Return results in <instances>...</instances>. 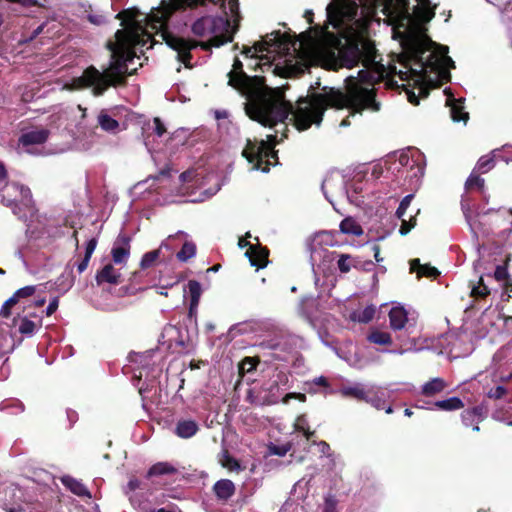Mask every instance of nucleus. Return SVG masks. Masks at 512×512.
I'll return each mask as SVG.
<instances>
[{"label": "nucleus", "instance_id": "1", "mask_svg": "<svg viewBox=\"0 0 512 512\" xmlns=\"http://www.w3.org/2000/svg\"><path fill=\"white\" fill-rule=\"evenodd\" d=\"M238 0H162L148 16V26L177 60L192 68L191 51H204L231 43L240 26Z\"/></svg>", "mask_w": 512, "mask_h": 512}, {"label": "nucleus", "instance_id": "2", "mask_svg": "<svg viewBox=\"0 0 512 512\" xmlns=\"http://www.w3.org/2000/svg\"><path fill=\"white\" fill-rule=\"evenodd\" d=\"M346 92L334 87H324L322 93H313L301 96L296 106L283 97L277 98L267 95L261 89L264 86L263 76H249L243 81L237 91L247 98L244 103L247 116L262 124L273 127L277 123H284L289 116L293 125L299 131L308 130L313 124L320 126L324 113L328 108L341 110L348 108L351 115L361 114L365 109L378 111L380 104L376 102L374 89L364 88L352 76L346 80Z\"/></svg>", "mask_w": 512, "mask_h": 512}, {"label": "nucleus", "instance_id": "3", "mask_svg": "<svg viewBox=\"0 0 512 512\" xmlns=\"http://www.w3.org/2000/svg\"><path fill=\"white\" fill-rule=\"evenodd\" d=\"M360 6L369 14H375L381 7L382 14L393 25L394 38L402 39L403 52L399 55L398 62L407 70L399 71L400 79L415 78L417 82L425 81L429 77L427 69L435 70L438 67V58L435 53L430 52L424 59V54L429 51L425 41L417 36L407 35L400 29L406 31L412 25L431 21L435 11L430 7V1L421 0L420 5L415 6L413 13H410L408 0H343L328 4L326 8L328 21L335 27L344 21H354Z\"/></svg>", "mask_w": 512, "mask_h": 512}, {"label": "nucleus", "instance_id": "4", "mask_svg": "<svg viewBox=\"0 0 512 512\" xmlns=\"http://www.w3.org/2000/svg\"><path fill=\"white\" fill-rule=\"evenodd\" d=\"M140 15L137 8H128L120 11L115 18L122 21L124 26L130 22L131 26L119 29L115 33V41L109 40L106 43L107 49L111 52L109 66L99 71L94 66L87 67L80 81L86 87H93V95L101 96L110 87H125L127 77L136 73L137 69L129 70L128 64L136 57V49L150 43L152 48L157 41L151 33L142 29L136 18Z\"/></svg>", "mask_w": 512, "mask_h": 512}, {"label": "nucleus", "instance_id": "5", "mask_svg": "<svg viewBox=\"0 0 512 512\" xmlns=\"http://www.w3.org/2000/svg\"><path fill=\"white\" fill-rule=\"evenodd\" d=\"M275 138L276 136L269 135L268 141L261 140L259 143L248 139L242 156L253 164L254 169L268 172L271 165L270 158L278 159L277 153L273 150L274 143L272 141Z\"/></svg>", "mask_w": 512, "mask_h": 512}, {"label": "nucleus", "instance_id": "6", "mask_svg": "<svg viewBox=\"0 0 512 512\" xmlns=\"http://www.w3.org/2000/svg\"><path fill=\"white\" fill-rule=\"evenodd\" d=\"M365 49H361L357 41L348 42L338 48V52L329 53V69L338 70L339 68H353L362 60Z\"/></svg>", "mask_w": 512, "mask_h": 512}, {"label": "nucleus", "instance_id": "7", "mask_svg": "<svg viewBox=\"0 0 512 512\" xmlns=\"http://www.w3.org/2000/svg\"><path fill=\"white\" fill-rule=\"evenodd\" d=\"M364 49L366 52V58L363 59L362 62L366 69H362L358 72V81L359 83L373 86L374 84L380 82L382 73L378 70L368 68L369 63L374 61V46L370 45L369 43H365Z\"/></svg>", "mask_w": 512, "mask_h": 512}, {"label": "nucleus", "instance_id": "8", "mask_svg": "<svg viewBox=\"0 0 512 512\" xmlns=\"http://www.w3.org/2000/svg\"><path fill=\"white\" fill-rule=\"evenodd\" d=\"M130 242L131 237L127 234L120 233L117 236L111 249V257L114 264L122 265L127 263L130 256Z\"/></svg>", "mask_w": 512, "mask_h": 512}, {"label": "nucleus", "instance_id": "9", "mask_svg": "<svg viewBox=\"0 0 512 512\" xmlns=\"http://www.w3.org/2000/svg\"><path fill=\"white\" fill-rule=\"evenodd\" d=\"M257 243L249 245V248L245 252V256L249 259L251 266L256 267L257 270L263 269L269 263L270 251L267 247L262 246L256 238Z\"/></svg>", "mask_w": 512, "mask_h": 512}, {"label": "nucleus", "instance_id": "10", "mask_svg": "<svg viewBox=\"0 0 512 512\" xmlns=\"http://www.w3.org/2000/svg\"><path fill=\"white\" fill-rule=\"evenodd\" d=\"M95 280L98 286L104 283L118 285L122 282V274L112 263H107L97 271Z\"/></svg>", "mask_w": 512, "mask_h": 512}, {"label": "nucleus", "instance_id": "11", "mask_svg": "<svg viewBox=\"0 0 512 512\" xmlns=\"http://www.w3.org/2000/svg\"><path fill=\"white\" fill-rule=\"evenodd\" d=\"M216 499L225 504L236 492V486L230 479H220L212 487Z\"/></svg>", "mask_w": 512, "mask_h": 512}, {"label": "nucleus", "instance_id": "12", "mask_svg": "<svg viewBox=\"0 0 512 512\" xmlns=\"http://www.w3.org/2000/svg\"><path fill=\"white\" fill-rule=\"evenodd\" d=\"M49 135L50 131L46 128L35 129L22 133L18 142L23 147L41 145L48 140Z\"/></svg>", "mask_w": 512, "mask_h": 512}, {"label": "nucleus", "instance_id": "13", "mask_svg": "<svg viewBox=\"0 0 512 512\" xmlns=\"http://www.w3.org/2000/svg\"><path fill=\"white\" fill-rule=\"evenodd\" d=\"M488 410L484 405H477L472 408H467L461 413V421L464 426L470 427L474 424H479L487 417Z\"/></svg>", "mask_w": 512, "mask_h": 512}, {"label": "nucleus", "instance_id": "14", "mask_svg": "<svg viewBox=\"0 0 512 512\" xmlns=\"http://www.w3.org/2000/svg\"><path fill=\"white\" fill-rule=\"evenodd\" d=\"M284 42L283 35L280 31H274L271 34H267L261 41L254 43L255 53L269 52L270 48L274 50L279 49Z\"/></svg>", "mask_w": 512, "mask_h": 512}, {"label": "nucleus", "instance_id": "15", "mask_svg": "<svg viewBox=\"0 0 512 512\" xmlns=\"http://www.w3.org/2000/svg\"><path fill=\"white\" fill-rule=\"evenodd\" d=\"M228 84L234 89H238L243 85V81L248 80V75L243 70V64L239 58H235L233 62V69L228 73Z\"/></svg>", "mask_w": 512, "mask_h": 512}, {"label": "nucleus", "instance_id": "16", "mask_svg": "<svg viewBox=\"0 0 512 512\" xmlns=\"http://www.w3.org/2000/svg\"><path fill=\"white\" fill-rule=\"evenodd\" d=\"M199 430L198 424L191 419L179 420L176 424L175 434L183 439L191 438Z\"/></svg>", "mask_w": 512, "mask_h": 512}, {"label": "nucleus", "instance_id": "17", "mask_svg": "<svg viewBox=\"0 0 512 512\" xmlns=\"http://www.w3.org/2000/svg\"><path fill=\"white\" fill-rule=\"evenodd\" d=\"M61 482L73 494L79 497H91L89 490L81 481L71 476H64L62 477Z\"/></svg>", "mask_w": 512, "mask_h": 512}, {"label": "nucleus", "instance_id": "18", "mask_svg": "<svg viewBox=\"0 0 512 512\" xmlns=\"http://www.w3.org/2000/svg\"><path fill=\"white\" fill-rule=\"evenodd\" d=\"M447 387V383L444 379L436 377L426 382L421 389V394L425 397H433Z\"/></svg>", "mask_w": 512, "mask_h": 512}, {"label": "nucleus", "instance_id": "19", "mask_svg": "<svg viewBox=\"0 0 512 512\" xmlns=\"http://www.w3.org/2000/svg\"><path fill=\"white\" fill-rule=\"evenodd\" d=\"M407 313L403 308L393 307L389 312L390 326L394 330H400L407 323Z\"/></svg>", "mask_w": 512, "mask_h": 512}, {"label": "nucleus", "instance_id": "20", "mask_svg": "<svg viewBox=\"0 0 512 512\" xmlns=\"http://www.w3.org/2000/svg\"><path fill=\"white\" fill-rule=\"evenodd\" d=\"M8 189L19 193V199H15V201L21 202L25 207H31L33 205L32 193L29 187L17 182H12L8 185Z\"/></svg>", "mask_w": 512, "mask_h": 512}, {"label": "nucleus", "instance_id": "21", "mask_svg": "<svg viewBox=\"0 0 512 512\" xmlns=\"http://www.w3.org/2000/svg\"><path fill=\"white\" fill-rule=\"evenodd\" d=\"M339 393L346 398H353L358 401H366L368 400V391L364 389L361 384H356L354 386L342 387Z\"/></svg>", "mask_w": 512, "mask_h": 512}, {"label": "nucleus", "instance_id": "22", "mask_svg": "<svg viewBox=\"0 0 512 512\" xmlns=\"http://www.w3.org/2000/svg\"><path fill=\"white\" fill-rule=\"evenodd\" d=\"M97 119L101 129L106 132L115 133L119 129V122L112 118L104 109L99 112Z\"/></svg>", "mask_w": 512, "mask_h": 512}, {"label": "nucleus", "instance_id": "23", "mask_svg": "<svg viewBox=\"0 0 512 512\" xmlns=\"http://www.w3.org/2000/svg\"><path fill=\"white\" fill-rule=\"evenodd\" d=\"M359 264L358 257H353L350 254H340L337 261V267L341 273H348L352 268L358 269Z\"/></svg>", "mask_w": 512, "mask_h": 512}, {"label": "nucleus", "instance_id": "24", "mask_svg": "<svg viewBox=\"0 0 512 512\" xmlns=\"http://www.w3.org/2000/svg\"><path fill=\"white\" fill-rule=\"evenodd\" d=\"M434 407L443 411H456L464 408V402L459 397H450L448 399L434 402Z\"/></svg>", "mask_w": 512, "mask_h": 512}, {"label": "nucleus", "instance_id": "25", "mask_svg": "<svg viewBox=\"0 0 512 512\" xmlns=\"http://www.w3.org/2000/svg\"><path fill=\"white\" fill-rule=\"evenodd\" d=\"M452 103L450 104L451 108H450V113H451V118L453 119L454 122H460V121H464L466 122L468 119H469V114L468 112H465L464 111V106H463V102L461 99H452L451 100Z\"/></svg>", "mask_w": 512, "mask_h": 512}, {"label": "nucleus", "instance_id": "26", "mask_svg": "<svg viewBox=\"0 0 512 512\" xmlns=\"http://www.w3.org/2000/svg\"><path fill=\"white\" fill-rule=\"evenodd\" d=\"M294 429L295 431L302 432L307 441H312V444L316 443L313 440L316 432L314 430H310L309 423L305 415H300L296 418Z\"/></svg>", "mask_w": 512, "mask_h": 512}, {"label": "nucleus", "instance_id": "27", "mask_svg": "<svg viewBox=\"0 0 512 512\" xmlns=\"http://www.w3.org/2000/svg\"><path fill=\"white\" fill-rule=\"evenodd\" d=\"M177 472V469L172 466L168 462H158L150 467V469L147 472V477H153V476H161V475H168V474H174Z\"/></svg>", "mask_w": 512, "mask_h": 512}, {"label": "nucleus", "instance_id": "28", "mask_svg": "<svg viewBox=\"0 0 512 512\" xmlns=\"http://www.w3.org/2000/svg\"><path fill=\"white\" fill-rule=\"evenodd\" d=\"M340 231L344 234L354 236H361L363 234L362 227L351 217H347L341 221Z\"/></svg>", "mask_w": 512, "mask_h": 512}, {"label": "nucleus", "instance_id": "29", "mask_svg": "<svg viewBox=\"0 0 512 512\" xmlns=\"http://www.w3.org/2000/svg\"><path fill=\"white\" fill-rule=\"evenodd\" d=\"M375 312L376 308L373 305H368L360 312H353L351 319L366 324L374 318Z\"/></svg>", "mask_w": 512, "mask_h": 512}, {"label": "nucleus", "instance_id": "30", "mask_svg": "<svg viewBox=\"0 0 512 512\" xmlns=\"http://www.w3.org/2000/svg\"><path fill=\"white\" fill-rule=\"evenodd\" d=\"M188 289L190 294V311L198 306L201 296V284L196 280H189Z\"/></svg>", "mask_w": 512, "mask_h": 512}, {"label": "nucleus", "instance_id": "31", "mask_svg": "<svg viewBox=\"0 0 512 512\" xmlns=\"http://www.w3.org/2000/svg\"><path fill=\"white\" fill-rule=\"evenodd\" d=\"M196 254V245L191 241H186L182 248L177 252L176 257L181 262H187Z\"/></svg>", "mask_w": 512, "mask_h": 512}, {"label": "nucleus", "instance_id": "32", "mask_svg": "<svg viewBox=\"0 0 512 512\" xmlns=\"http://www.w3.org/2000/svg\"><path fill=\"white\" fill-rule=\"evenodd\" d=\"M219 462L224 468H227L230 471L242 470L239 460H237L236 458L231 456L230 453L228 452V450H224L222 452Z\"/></svg>", "mask_w": 512, "mask_h": 512}, {"label": "nucleus", "instance_id": "33", "mask_svg": "<svg viewBox=\"0 0 512 512\" xmlns=\"http://www.w3.org/2000/svg\"><path fill=\"white\" fill-rule=\"evenodd\" d=\"M369 342L377 345H391L392 344V338L391 335L388 332L380 331V330H374L369 335L368 338Z\"/></svg>", "mask_w": 512, "mask_h": 512}, {"label": "nucleus", "instance_id": "34", "mask_svg": "<svg viewBox=\"0 0 512 512\" xmlns=\"http://www.w3.org/2000/svg\"><path fill=\"white\" fill-rule=\"evenodd\" d=\"M31 317H38L36 314H29ZM36 328V323L28 318V315L20 318L19 332L23 335L31 336Z\"/></svg>", "mask_w": 512, "mask_h": 512}, {"label": "nucleus", "instance_id": "35", "mask_svg": "<svg viewBox=\"0 0 512 512\" xmlns=\"http://www.w3.org/2000/svg\"><path fill=\"white\" fill-rule=\"evenodd\" d=\"M475 171L476 170H473V172L467 178V180L465 182V188H466V190L478 189L479 191H483L484 186H485V181L478 174H476Z\"/></svg>", "mask_w": 512, "mask_h": 512}, {"label": "nucleus", "instance_id": "36", "mask_svg": "<svg viewBox=\"0 0 512 512\" xmlns=\"http://www.w3.org/2000/svg\"><path fill=\"white\" fill-rule=\"evenodd\" d=\"M259 362H260V360L257 357H245L239 363L240 375H244L245 373H250V372L256 370Z\"/></svg>", "mask_w": 512, "mask_h": 512}, {"label": "nucleus", "instance_id": "37", "mask_svg": "<svg viewBox=\"0 0 512 512\" xmlns=\"http://www.w3.org/2000/svg\"><path fill=\"white\" fill-rule=\"evenodd\" d=\"M159 257H160V249L152 250V251L145 253L142 256V259L140 261V267L142 269H147V268L152 267L155 264V262L158 260Z\"/></svg>", "mask_w": 512, "mask_h": 512}, {"label": "nucleus", "instance_id": "38", "mask_svg": "<svg viewBox=\"0 0 512 512\" xmlns=\"http://www.w3.org/2000/svg\"><path fill=\"white\" fill-rule=\"evenodd\" d=\"M495 165V160L491 156H482L478 160L474 170L481 174H485L490 171Z\"/></svg>", "mask_w": 512, "mask_h": 512}, {"label": "nucleus", "instance_id": "39", "mask_svg": "<svg viewBox=\"0 0 512 512\" xmlns=\"http://www.w3.org/2000/svg\"><path fill=\"white\" fill-rule=\"evenodd\" d=\"M365 402L367 403H370L373 407H375L377 410H382L384 409L385 412L387 414H391L393 413V409L392 407L389 405V406H386V402L385 400H383L381 397L377 396V395H374L372 397H370L368 395V400H366Z\"/></svg>", "mask_w": 512, "mask_h": 512}, {"label": "nucleus", "instance_id": "40", "mask_svg": "<svg viewBox=\"0 0 512 512\" xmlns=\"http://www.w3.org/2000/svg\"><path fill=\"white\" fill-rule=\"evenodd\" d=\"M490 294V290L484 284L483 277L479 278L478 286H473L471 296L475 298H485Z\"/></svg>", "mask_w": 512, "mask_h": 512}, {"label": "nucleus", "instance_id": "41", "mask_svg": "<svg viewBox=\"0 0 512 512\" xmlns=\"http://www.w3.org/2000/svg\"><path fill=\"white\" fill-rule=\"evenodd\" d=\"M417 273L419 277H428L434 279L440 275L438 269L429 264L420 265V269L417 270Z\"/></svg>", "mask_w": 512, "mask_h": 512}, {"label": "nucleus", "instance_id": "42", "mask_svg": "<svg viewBox=\"0 0 512 512\" xmlns=\"http://www.w3.org/2000/svg\"><path fill=\"white\" fill-rule=\"evenodd\" d=\"M35 291L36 287L33 285H29L18 289L11 297L15 299L16 303H18L20 299L32 296L35 293Z\"/></svg>", "mask_w": 512, "mask_h": 512}, {"label": "nucleus", "instance_id": "43", "mask_svg": "<svg viewBox=\"0 0 512 512\" xmlns=\"http://www.w3.org/2000/svg\"><path fill=\"white\" fill-rule=\"evenodd\" d=\"M429 95V89L423 85L420 86V92L419 95H416L414 91L409 90L407 91V97L408 101L413 105L419 104V98H426Z\"/></svg>", "mask_w": 512, "mask_h": 512}, {"label": "nucleus", "instance_id": "44", "mask_svg": "<svg viewBox=\"0 0 512 512\" xmlns=\"http://www.w3.org/2000/svg\"><path fill=\"white\" fill-rule=\"evenodd\" d=\"M291 448H292L291 442H287L283 445L272 444L269 446V452L272 455L282 457V456H285L291 450Z\"/></svg>", "mask_w": 512, "mask_h": 512}, {"label": "nucleus", "instance_id": "45", "mask_svg": "<svg viewBox=\"0 0 512 512\" xmlns=\"http://www.w3.org/2000/svg\"><path fill=\"white\" fill-rule=\"evenodd\" d=\"M413 198H414V194H408L401 200V202L396 210V216L399 219H402V217L405 216L406 210L409 207Z\"/></svg>", "mask_w": 512, "mask_h": 512}, {"label": "nucleus", "instance_id": "46", "mask_svg": "<svg viewBox=\"0 0 512 512\" xmlns=\"http://www.w3.org/2000/svg\"><path fill=\"white\" fill-rule=\"evenodd\" d=\"M509 260H510V258L507 257L504 265H498L496 267L495 272H494V277L497 281H503L508 278L509 275H508V271H507V264H508Z\"/></svg>", "mask_w": 512, "mask_h": 512}, {"label": "nucleus", "instance_id": "47", "mask_svg": "<svg viewBox=\"0 0 512 512\" xmlns=\"http://www.w3.org/2000/svg\"><path fill=\"white\" fill-rule=\"evenodd\" d=\"M506 394H507V389L504 386L499 385L494 388H491L488 391L487 396L490 399L498 400V399L503 398Z\"/></svg>", "mask_w": 512, "mask_h": 512}, {"label": "nucleus", "instance_id": "48", "mask_svg": "<svg viewBox=\"0 0 512 512\" xmlns=\"http://www.w3.org/2000/svg\"><path fill=\"white\" fill-rule=\"evenodd\" d=\"M16 304L17 303L15 302L14 298L10 297L9 299H7L0 310V317L9 318L11 316V309Z\"/></svg>", "mask_w": 512, "mask_h": 512}, {"label": "nucleus", "instance_id": "49", "mask_svg": "<svg viewBox=\"0 0 512 512\" xmlns=\"http://www.w3.org/2000/svg\"><path fill=\"white\" fill-rule=\"evenodd\" d=\"M154 132L158 137L163 136L166 133V127L159 117H155L154 120Z\"/></svg>", "mask_w": 512, "mask_h": 512}, {"label": "nucleus", "instance_id": "50", "mask_svg": "<svg viewBox=\"0 0 512 512\" xmlns=\"http://www.w3.org/2000/svg\"><path fill=\"white\" fill-rule=\"evenodd\" d=\"M247 401H249L252 404H257V405H271V404H275L277 402L276 400L263 399L260 401V400H258V398H253L251 390L248 392Z\"/></svg>", "mask_w": 512, "mask_h": 512}, {"label": "nucleus", "instance_id": "51", "mask_svg": "<svg viewBox=\"0 0 512 512\" xmlns=\"http://www.w3.org/2000/svg\"><path fill=\"white\" fill-rule=\"evenodd\" d=\"M416 226V223H409L407 222L406 219H404V217H402L401 219V226H400V229H399V233L402 235V236H405L407 235L414 227Z\"/></svg>", "mask_w": 512, "mask_h": 512}, {"label": "nucleus", "instance_id": "52", "mask_svg": "<svg viewBox=\"0 0 512 512\" xmlns=\"http://www.w3.org/2000/svg\"><path fill=\"white\" fill-rule=\"evenodd\" d=\"M241 53L245 57H251V58H254L255 60H258V59L263 60L265 58L263 56L259 57L258 53H255L254 45L252 47L244 46Z\"/></svg>", "mask_w": 512, "mask_h": 512}, {"label": "nucleus", "instance_id": "53", "mask_svg": "<svg viewBox=\"0 0 512 512\" xmlns=\"http://www.w3.org/2000/svg\"><path fill=\"white\" fill-rule=\"evenodd\" d=\"M97 239L96 238H91L87 244H86V248H85V256L87 257H90L92 256L96 246H97Z\"/></svg>", "mask_w": 512, "mask_h": 512}, {"label": "nucleus", "instance_id": "54", "mask_svg": "<svg viewBox=\"0 0 512 512\" xmlns=\"http://www.w3.org/2000/svg\"><path fill=\"white\" fill-rule=\"evenodd\" d=\"M59 305L58 297L53 298L46 308V315L51 316L55 313Z\"/></svg>", "mask_w": 512, "mask_h": 512}, {"label": "nucleus", "instance_id": "55", "mask_svg": "<svg viewBox=\"0 0 512 512\" xmlns=\"http://www.w3.org/2000/svg\"><path fill=\"white\" fill-rule=\"evenodd\" d=\"M6 1L10 2V3L20 4L23 7H34V6L39 5L37 0H6Z\"/></svg>", "mask_w": 512, "mask_h": 512}, {"label": "nucleus", "instance_id": "56", "mask_svg": "<svg viewBox=\"0 0 512 512\" xmlns=\"http://www.w3.org/2000/svg\"><path fill=\"white\" fill-rule=\"evenodd\" d=\"M322 512H337L336 502L333 499H326Z\"/></svg>", "mask_w": 512, "mask_h": 512}, {"label": "nucleus", "instance_id": "57", "mask_svg": "<svg viewBox=\"0 0 512 512\" xmlns=\"http://www.w3.org/2000/svg\"><path fill=\"white\" fill-rule=\"evenodd\" d=\"M90 259V257L84 255L83 259L77 264V270L79 273H82L87 269Z\"/></svg>", "mask_w": 512, "mask_h": 512}, {"label": "nucleus", "instance_id": "58", "mask_svg": "<svg viewBox=\"0 0 512 512\" xmlns=\"http://www.w3.org/2000/svg\"><path fill=\"white\" fill-rule=\"evenodd\" d=\"M88 20L95 24V25H101L105 23V18L101 15H88Z\"/></svg>", "mask_w": 512, "mask_h": 512}, {"label": "nucleus", "instance_id": "59", "mask_svg": "<svg viewBox=\"0 0 512 512\" xmlns=\"http://www.w3.org/2000/svg\"><path fill=\"white\" fill-rule=\"evenodd\" d=\"M374 267V263L371 261V260H368V261H360V264H359V270H363V271H371Z\"/></svg>", "mask_w": 512, "mask_h": 512}, {"label": "nucleus", "instance_id": "60", "mask_svg": "<svg viewBox=\"0 0 512 512\" xmlns=\"http://www.w3.org/2000/svg\"><path fill=\"white\" fill-rule=\"evenodd\" d=\"M7 171L2 163H0V184L3 183L7 187L9 184H7Z\"/></svg>", "mask_w": 512, "mask_h": 512}, {"label": "nucleus", "instance_id": "61", "mask_svg": "<svg viewBox=\"0 0 512 512\" xmlns=\"http://www.w3.org/2000/svg\"><path fill=\"white\" fill-rule=\"evenodd\" d=\"M140 483L141 482L138 479L133 478L129 480L127 487L129 488L130 491H135L138 488H140Z\"/></svg>", "mask_w": 512, "mask_h": 512}, {"label": "nucleus", "instance_id": "62", "mask_svg": "<svg viewBox=\"0 0 512 512\" xmlns=\"http://www.w3.org/2000/svg\"><path fill=\"white\" fill-rule=\"evenodd\" d=\"M372 250H373V253H374V258L376 260V262L380 263L383 261V258L380 256V246L378 244H374L373 247H372Z\"/></svg>", "mask_w": 512, "mask_h": 512}, {"label": "nucleus", "instance_id": "63", "mask_svg": "<svg viewBox=\"0 0 512 512\" xmlns=\"http://www.w3.org/2000/svg\"><path fill=\"white\" fill-rule=\"evenodd\" d=\"M490 2L499 8H506L512 2V0H490Z\"/></svg>", "mask_w": 512, "mask_h": 512}, {"label": "nucleus", "instance_id": "64", "mask_svg": "<svg viewBox=\"0 0 512 512\" xmlns=\"http://www.w3.org/2000/svg\"><path fill=\"white\" fill-rule=\"evenodd\" d=\"M383 173V169L380 165H375L372 169V176L375 178V179H378L380 178V176L382 175Z\"/></svg>", "mask_w": 512, "mask_h": 512}]
</instances>
